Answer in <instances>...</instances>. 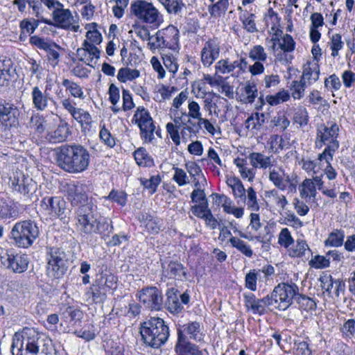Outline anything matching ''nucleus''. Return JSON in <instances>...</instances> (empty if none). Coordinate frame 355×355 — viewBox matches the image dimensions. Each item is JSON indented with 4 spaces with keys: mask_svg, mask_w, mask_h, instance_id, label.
<instances>
[{
    "mask_svg": "<svg viewBox=\"0 0 355 355\" xmlns=\"http://www.w3.org/2000/svg\"><path fill=\"white\" fill-rule=\"evenodd\" d=\"M343 47V42L340 34H334L331 37L330 48L331 50V55L336 57L338 55V51Z\"/></svg>",
    "mask_w": 355,
    "mask_h": 355,
    "instance_id": "60",
    "label": "nucleus"
},
{
    "mask_svg": "<svg viewBox=\"0 0 355 355\" xmlns=\"http://www.w3.org/2000/svg\"><path fill=\"white\" fill-rule=\"evenodd\" d=\"M46 274L53 279L61 278L67 270L65 252L59 248L52 247L46 252Z\"/></svg>",
    "mask_w": 355,
    "mask_h": 355,
    "instance_id": "8",
    "label": "nucleus"
},
{
    "mask_svg": "<svg viewBox=\"0 0 355 355\" xmlns=\"http://www.w3.org/2000/svg\"><path fill=\"white\" fill-rule=\"evenodd\" d=\"M28 127L33 130L35 134L42 135L46 130V120L42 114L38 112L33 113L30 118Z\"/></svg>",
    "mask_w": 355,
    "mask_h": 355,
    "instance_id": "29",
    "label": "nucleus"
},
{
    "mask_svg": "<svg viewBox=\"0 0 355 355\" xmlns=\"http://www.w3.org/2000/svg\"><path fill=\"white\" fill-rule=\"evenodd\" d=\"M161 179L159 175H153L149 179H141V183L144 188L148 189L149 193L153 194L159 184Z\"/></svg>",
    "mask_w": 355,
    "mask_h": 355,
    "instance_id": "57",
    "label": "nucleus"
},
{
    "mask_svg": "<svg viewBox=\"0 0 355 355\" xmlns=\"http://www.w3.org/2000/svg\"><path fill=\"white\" fill-rule=\"evenodd\" d=\"M64 201L60 198L47 196L42 199L40 206L42 211L49 216V220H62L64 212Z\"/></svg>",
    "mask_w": 355,
    "mask_h": 355,
    "instance_id": "18",
    "label": "nucleus"
},
{
    "mask_svg": "<svg viewBox=\"0 0 355 355\" xmlns=\"http://www.w3.org/2000/svg\"><path fill=\"white\" fill-rule=\"evenodd\" d=\"M51 89L50 84L46 85L44 92L38 86H34L32 88L31 94L32 105L37 111L42 112L48 107L49 98L46 92Z\"/></svg>",
    "mask_w": 355,
    "mask_h": 355,
    "instance_id": "22",
    "label": "nucleus"
},
{
    "mask_svg": "<svg viewBox=\"0 0 355 355\" xmlns=\"http://www.w3.org/2000/svg\"><path fill=\"white\" fill-rule=\"evenodd\" d=\"M329 259L324 256L315 255L309 261V265L315 268H324L329 266Z\"/></svg>",
    "mask_w": 355,
    "mask_h": 355,
    "instance_id": "64",
    "label": "nucleus"
},
{
    "mask_svg": "<svg viewBox=\"0 0 355 355\" xmlns=\"http://www.w3.org/2000/svg\"><path fill=\"white\" fill-rule=\"evenodd\" d=\"M136 297L148 311H157L163 308L162 292L156 286H150L142 288L137 292Z\"/></svg>",
    "mask_w": 355,
    "mask_h": 355,
    "instance_id": "9",
    "label": "nucleus"
},
{
    "mask_svg": "<svg viewBox=\"0 0 355 355\" xmlns=\"http://www.w3.org/2000/svg\"><path fill=\"white\" fill-rule=\"evenodd\" d=\"M293 121L299 124L301 127L307 125L309 122V114L307 110L304 107L300 106L295 109L293 115Z\"/></svg>",
    "mask_w": 355,
    "mask_h": 355,
    "instance_id": "47",
    "label": "nucleus"
},
{
    "mask_svg": "<svg viewBox=\"0 0 355 355\" xmlns=\"http://www.w3.org/2000/svg\"><path fill=\"white\" fill-rule=\"evenodd\" d=\"M297 302L301 309L306 311H311L315 310L316 308V303L312 299L304 295H297L296 297Z\"/></svg>",
    "mask_w": 355,
    "mask_h": 355,
    "instance_id": "49",
    "label": "nucleus"
},
{
    "mask_svg": "<svg viewBox=\"0 0 355 355\" xmlns=\"http://www.w3.org/2000/svg\"><path fill=\"white\" fill-rule=\"evenodd\" d=\"M164 64L169 72L175 75L178 71V59L171 53L164 54L163 57Z\"/></svg>",
    "mask_w": 355,
    "mask_h": 355,
    "instance_id": "59",
    "label": "nucleus"
},
{
    "mask_svg": "<svg viewBox=\"0 0 355 355\" xmlns=\"http://www.w3.org/2000/svg\"><path fill=\"white\" fill-rule=\"evenodd\" d=\"M97 24L96 23L87 24L85 26V29L87 30L86 33V40L84 41H88L91 44H94L95 46L99 44L102 42V35L96 29Z\"/></svg>",
    "mask_w": 355,
    "mask_h": 355,
    "instance_id": "38",
    "label": "nucleus"
},
{
    "mask_svg": "<svg viewBox=\"0 0 355 355\" xmlns=\"http://www.w3.org/2000/svg\"><path fill=\"white\" fill-rule=\"evenodd\" d=\"M254 18V15L249 13L248 11L243 12L240 15L243 28L249 33H254L257 31Z\"/></svg>",
    "mask_w": 355,
    "mask_h": 355,
    "instance_id": "44",
    "label": "nucleus"
},
{
    "mask_svg": "<svg viewBox=\"0 0 355 355\" xmlns=\"http://www.w3.org/2000/svg\"><path fill=\"white\" fill-rule=\"evenodd\" d=\"M302 80L300 81L294 80L291 85L292 96L294 99H300L304 94L305 88L307 87Z\"/></svg>",
    "mask_w": 355,
    "mask_h": 355,
    "instance_id": "51",
    "label": "nucleus"
},
{
    "mask_svg": "<svg viewBox=\"0 0 355 355\" xmlns=\"http://www.w3.org/2000/svg\"><path fill=\"white\" fill-rule=\"evenodd\" d=\"M30 43L38 49L44 51H46L48 49H49L50 46H57V44L55 42H49L47 40L37 35L31 37Z\"/></svg>",
    "mask_w": 355,
    "mask_h": 355,
    "instance_id": "55",
    "label": "nucleus"
},
{
    "mask_svg": "<svg viewBox=\"0 0 355 355\" xmlns=\"http://www.w3.org/2000/svg\"><path fill=\"white\" fill-rule=\"evenodd\" d=\"M90 154L80 144H65L60 148L57 155L58 165L69 173H80L88 168Z\"/></svg>",
    "mask_w": 355,
    "mask_h": 355,
    "instance_id": "1",
    "label": "nucleus"
},
{
    "mask_svg": "<svg viewBox=\"0 0 355 355\" xmlns=\"http://www.w3.org/2000/svg\"><path fill=\"white\" fill-rule=\"evenodd\" d=\"M107 291L96 280L90 287V293L95 302H101L105 300Z\"/></svg>",
    "mask_w": 355,
    "mask_h": 355,
    "instance_id": "46",
    "label": "nucleus"
},
{
    "mask_svg": "<svg viewBox=\"0 0 355 355\" xmlns=\"http://www.w3.org/2000/svg\"><path fill=\"white\" fill-rule=\"evenodd\" d=\"M12 236L20 248H28L39 235L36 223H16L12 230Z\"/></svg>",
    "mask_w": 355,
    "mask_h": 355,
    "instance_id": "10",
    "label": "nucleus"
},
{
    "mask_svg": "<svg viewBox=\"0 0 355 355\" xmlns=\"http://www.w3.org/2000/svg\"><path fill=\"white\" fill-rule=\"evenodd\" d=\"M161 31L162 37H164L166 42V46L172 48L178 46V28L175 26L169 25Z\"/></svg>",
    "mask_w": 355,
    "mask_h": 355,
    "instance_id": "34",
    "label": "nucleus"
},
{
    "mask_svg": "<svg viewBox=\"0 0 355 355\" xmlns=\"http://www.w3.org/2000/svg\"><path fill=\"white\" fill-rule=\"evenodd\" d=\"M46 345L44 340L36 330L26 327L21 332L15 334L11 346L12 354L18 355L23 349L33 354H37L40 349L42 353L46 354Z\"/></svg>",
    "mask_w": 355,
    "mask_h": 355,
    "instance_id": "4",
    "label": "nucleus"
},
{
    "mask_svg": "<svg viewBox=\"0 0 355 355\" xmlns=\"http://www.w3.org/2000/svg\"><path fill=\"white\" fill-rule=\"evenodd\" d=\"M230 243L234 248H236L246 257H251L252 256L253 253L250 246L240 239L236 237L230 238Z\"/></svg>",
    "mask_w": 355,
    "mask_h": 355,
    "instance_id": "50",
    "label": "nucleus"
},
{
    "mask_svg": "<svg viewBox=\"0 0 355 355\" xmlns=\"http://www.w3.org/2000/svg\"><path fill=\"white\" fill-rule=\"evenodd\" d=\"M339 132V125L335 121H329L317 126L315 146L318 148L326 146L322 153L318 155L319 161L333 159L334 153L340 146L338 141Z\"/></svg>",
    "mask_w": 355,
    "mask_h": 355,
    "instance_id": "2",
    "label": "nucleus"
},
{
    "mask_svg": "<svg viewBox=\"0 0 355 355\" xmlns=\"http://www.w3.org/2000/svg\"><path fill=\"white\" fill-rule=\"evenodd\" d=\"M173 109L171 110V114L174 116L173 122H168L166 125L168 137L173 140L175 145H178V119L175 116V109H178V96L174 98L173 101Z\"/></svg>",
    "mask_w": 355,
    "mask_h": 355,
    "instance_id": "30",
    "label": "nucleus"
},
{
    "mask_svg": "<svg viewBox=\"0 0 355 355\" xmlns=\"http://www.w3.org/2000/svg\"><path fill=\"white\" fill-rule=\"evenodd\" d=\"M271 302L269 295L257 299L251 311L254 314L263 315L266 313V306H272Z\"/></svg>",
    "mask_w": 355,
    "mask_h": 355,
    "instance_id": "48",
    "label": "nucleus"
},
{
    "mask_svg": "<svg viewBox=\"0 0 355 355\" xmlns=\"http://www.w3.org/2000/svg\"><path fill=\"white\" fill-rule=\"evenodd\" d=\"M258 95V89L254 83L248 81L243 88L241 101L245 104H252Z\"/></svg>",
    "mask_w": 355,
    "mask_h": 355,
    "instance_id": "31",
    "label": "nucleus"
},
{
    "mask_svg": "<svg viewBox=\"0 0 355 355\" xmlns=\"http://www.w3.org/2000/svg\"><path fill=\"white\" fill-rule=\"evenodd\" d=\"M130 11L142 22L151 24L154 26H158L159 23V12L151 3L137 0L131 4Z\"/></svg>",
    "mask_w": 355,
    "mask_h": 355,
    "instance_id": "11",
    "label": "nucleus"
},
{
    "mask_svg": "<svg viewBox=\"0 0 355 355\" xmlns=\"http://www.w3.org/2000/svg\"><path fill=\"white\" fill-rule=\"evenodd\" d=\"M100 50L94 44L84 41L82 46L76 51L78 60L85 64L94 67L100 58Z\"/></svg>",
    "mask_w": 355,
    "mask_h": 355,
    "instance_id": "19",
    "label": "nucleus"
},
{
    "mask_svg": "<svg viewBox=\"0 0 355 355\" xmlns=\"http://www.w3.org/2000/svg\"><path fill=\"white\" fill-rule=\"evenodd\" d=\"M219 49L214 44L207 42L201 51V60L206 67H209L219 56Z\"/></svg>",
    "mask_w": 355,
    "mask_h": 355,
    "instance_id": "28",
    "label": "nucleus"
},
{
    "mask_svg": "<svg viewBox=\"0 0 355 355\" xmlns=\"http://www.w3.org/2000/svg\"><path fill=\"white\" fill-rule=\"evenodd\" d=\"M320 280L322 290L329 297H334V295L339 297L340 294L344 293L345 284L342 280H334L331 275L320 277Z\"/></svg>",
    "mask_w": 355,
    "mask_h": 355,
    "instance_id": "20",
    "label": "nucleus"
},
{
    "mask_svg": "<svg viewBox=\"0 0 355 355\" xmlns=\"http://www.w3.org/2000/svg\"><path fill=\"white\" fill-rule=\"evenodd\" d=\"M117 79L121 83L133 81L140 77V71L137 69L130 67H122L118 71Z\"/></svg>",
    "mask_w": 355,
    "mask_h": 355,
    "instance_id": "33",
    "label": "nucleus"
},
{
    "mask_svg": "<svg viewBox=\"0 0 355 355\" xmlns=\"http://www.w3.org/2000/svg\"><path fill=\"white\" fill-rule=\"evenodd\" d=\"M29 260L26 254H7L3 264L15 272L21 273L27 270Z\"/></svg>",
    "mask_w": 355,
    "mask_h": 355,
    "instance_id": "23",
    "label": "nucleus"
},
{
    "mask_svg": "<svg viewBox=\"0 0 355 355\" xmlns=\"http://www.w3.org/2000/svg\"><path fill=\"white\" fill-rule=\"evenodd\" d=\"M140 334L146 346L157 349L167 340L169 331L163 319L151 317L141 323Z\"/></svg>",
    "mask_w": 355,
    "mask_h": 355,
    "instance_id": "3",
    "label": "nucleus"
},
{
    "mask_svg": "<svg viewBox=\"0 0 355 355\" xmlns=\"http://www.w3.org/2000/svg\"><path fill=\"white\" fill-rule=\"evenodd\" d=\"M320 76V67L317 62H307L303 66L301 80L308 85L317 81Z\"/></svg>",
    "mask_w": 355,
    "mask_h": 355,
    "instance_id": "26",
    "label": "nucleus"
},
{
    "mask_svg": "<svg viewBox=\"0 0 355 355\" xmlns=\"http://www.w3.org/2000/svg\"><path fill=\"white\" fill-rule=\"evenodd\" d=\"M87 191V186L81 183L67 185V198L68 200L73 206L80 205L76 212L78 222H90L94 219L92 209L88 205H83L88 199Z\"/></svg>",
    "mask_w": 355,
    "mask_h": 355,
    "instance_id": "5",
    "label": "nucleus"
},
{
    "mask_svg": "<svg viewBox=\"0 0 355 355\" xmlns=\"http://www.w3.org/2000/svg\"><path fill=\"white\" fill-rule=\"evenodd\" d=\"M265 197L282 208L288 204V201L285 196L279 194L275 189L270 191H266Z\"/></svg>",
    "mask_w": 355,
    "mask_h": 355,
    "instance_id": "45",
    "label": "nucleus"
},
{
    "mask_svg": "<svg viewBox=\"0 0 355 355\" xmlns=\"http://www.w3.org/2000/svg\"><path fill=\"white\" fill-rule=\"evenodd\" d=\"M13 189L21 194L28 195L35 189V183L31 180V182L25 183L24 181L21 184L12 182Z\"/></svg>",
    "mask_w": 355,
    "mask_h": 355,
    "instance_id": "63",
    "label": "nucleus"
},
{
    "mask_svg": "<svg viewBox=\"0 0 355 355\" xmlns=\"http://www.w3.org/2000/svg\"><path fill=\"white\" fill-rule=\"evenodd\" d=\"M62 85L65 87L66 91H67L71 96L80 99L85 98V96L83 90L78 83L69 79L64 78L62 80Z\"/></svg>",
    "mask_w": 355,
    "mask_h": 355,
    "instance_id": "35",
    "label": "nucleus"
},
{
    "mask_svg": "<svg viewBox=\"0 0 355 355\" xmlns=\"http://www.w3.org/2000/svg\"><path fill=\"white\" fill-rule=\"evenodd\" d=\"M62 107L67 111L71 117L76 121L82 128V131L89 130L93 123L89 112L83 108L76 107L73 100L67 98L61 101Z\"/></svg>",
    "mask_w": 355,
    "mask_h": 355,
    "instance_id": "14",
    "label": "nucleus"
},
{
    "mask_svg": "<svg viewBox=\"0 0 355 355\" xmlns=\"http://www.w3.org/2000/svg\"><path fill=\"white\" fill-rule=\"evenodd\" d=\"M71 133L69 123L61 119L55 128L46 132L45 139L52 144L61 143L66 141Z\"/></svg>",
    "mask_w": 355,
    "mask_h": 355,
    "instance_id": "21",
    "label": "nucleus"
},
{
    "mask_svg": "<svg viewBox=\"0 0 355 355\" xmlns=\"http://www.w3.org/2000/svg\"><path fill=\"white\" fill-rule=\"evenodd\" d=\"M83 317V313L82 311L71 306L65 307L61 313L62 320L69 328V331L71 330V327L80 324Z\"/></svg>",
    "mask_w": 355,
    "mask_h": 355,
    "instance_id": "24",
    "label": "nucleus"
},
{
    "mask_svg": "<svg viewBox=\"0 0 355 355\" xmlns=\"http://www.w3.org/2000/svg\"><path fill=\"white\" fill-rule=\"evenodd\" d=\"M300 196L306 203L315 202L317 194L315 184L311 179H305L299 187Z\"/></svg>",
    "mask_w": 355,
    "mask_h": 355,
    "instance_id": "25",
    "label": "nucleus"
},
{
    "mask_svg": "<svg viewBox=\"0 0 355 355\" xmlns=\"http://www.w3.org/2000/svg\"><path fill=\"white\" fill-rule=\"evenodd\" d=\"M183 331L189 336V338L196 340H200L202 338L200 334V325L199 322H192L183 325Z\"/></svg>",
    "mask_w": 355,
    "mask_h": 355,
    "instance_id": "42",
    "label": "nucleus"
},
{
    "mask_svg": "<svg viewBox=\"0 0 355 355\" xmlns=\"http://www.w3.org/2000/svg\"><path fill=\"white\" fill-rule=\"evenodd\" d=\"M268 178L281 191L288 189L290 193L296 192L297 181L291 178L290 175L286 173L282 167L270 168Z\"/></svg>",
    "mask_w": 355,
    "mask_h": 355,
    "instance_id": "16",
    "label": "nucleus"
},
{
    "mask_svg": "<svg viewBox=\"0 0 355 355\" xmlns=\"http://www.w3.org/2000/svg\"><path fill=\"white\" fill-rule=\"evenodd\" d=\"M191 197L192 202L199 203L192 207L191 212L193 215L206 222H217L216 219L213 217L210 209H208L207 200L203 190L194 189Z\"/></svg>",
    "mask_w": 355,
    "mask_h": 355,
    "instance_id": "15",
    "label": "nucleus"
},
{
    "mask_svg": "<svg viewBox=\"0 0 355 355\" xmlns=\"http://www.w3.org/2000/svg\"><path fill=\"white\" fill-rule=\"evenodd\" d=\"M99 137L101 141L107 147L113 148L115 144V138L112 135L110 132L105 128V125L101 126Z\"/></svg>",
    "mask_w": 355,
    "mask_h": 355,
    "instance_id": "58",
    "label": "nucleus"
},
{
    "mask_svg": "<svg viewBox=\"0 0 355 355\" xmlns=\"http://www.w3.org/2000/svg\"><path fill=\"white\" fill-rule=\"evenodd\" d=\"M177 275L178 263L175 261H171L166 267H164L162 279L168 286L165 306L174 315L178 314Z\"/></svg>",
    "mask_w": 355,
    "mask_h": 355,
    "instance_id": "6",
    "label": "nucleus"
},
{
    "mask_svg": "<svg viewBox=\"0 0 355 355\" xmlns=\"http://www.w3.org/2000/svg\"><path fill=\"white\" fill-rule=\"evenodd\" d=\"M19 109L13 103L0 101V127L5 130L18 124Z\"/></svg>",
    "mask_w": 355,
    "mask_h": 355,
    "instance_id": "17",
    "label": "nucleus"
},
{
    "mask_svg": "<svg viewBox=\"0 0 355 355\" xmlns=\"http://www.w3.org/2000/svg\"><path fill=\"white\" fill-rule=\"evenodd\" d=\"M259 275L257 270L254 269L250 270V272L246 274L245 277V286L248 289L252 291L257 290V282Z\"/></svg>",
    "mask_w": 355,
    "mask_h": 355,
    "instance_id": "56",
    "label": "nucleus"
},
{
    "mask_svg": "<svg viewBox=\"0 0 355 355\" xmlns=\"http://www.w3.org/2000/svg\"><path fill=\"white\" fill-rule=\"evenodd\" d=\"M28 6L32 8L33 13L35 16L40 20L41 22H43L48 25H53V22L51 20L46 19L44 17V8L42 7V3H41L40 0H27Z\"/></svg>",
    "mask_w": 355,
    "mask_h": 355,
    "instance_id": "37",
    "label": "nucleus"
},
{
    "mask_svg": "<svg viewBox=\"0 0 355 355\" xmlns=\"http://www.w3.org/2000/svg\"><path fill=\"white\" fill-rule=\"evenodd\" d=\"M272 40L273 41L272 48L274 49H275L277 42L279 43V48L284 51L289 52L293 51L295 49V42L292 36L288 34L284 35L282 40L277 38H272Z\"/></svg>",
    "mask_w": 355,
    "mask_h": 355,
    "instance_id": "43",
    "label": "nucleus"
},
{
    "mask_svg": "<svg viewBox=\"0 0 355 355\" xmlns=\"http://www.w3.org/2000/svg\"><path fill=\"white\" fill-rule=\"evenodd\" d=\"M182 332L179 329V355H202L198 347L191 343H182Z\"/></svg>",
    "mask_w": 355,
    "mask_h": 355,
    "instance_id": "32",
    "label": "nucleus"
},
{
    "mask_svg": "<svg viewBox=\"0 0 355 355\" xmlns=\"http://www.w3.org/2000/svg\"><path fill=\"white\" fill-rule=\"evenodd\" d=\"M343 337L345 338L352 339L355 336V320L348 319L340 327V329Z\"/></svg>",
    "mask_w": 355,
    "mask_h": 355,
    "instance_id": "52",
    "label": "nucleus"
},
{
    "mask_svg": "<svg viewBox=\"0 0 355 355\" xmlns=\"http://www.w3.org/2000/svg\"><path fill=\"white\" fill-rule=\"evenodd\" d=\"M96 280L107 291L113 288L116 284V278L112 274L101 275Z\"/></svg>",
    "mask_w": 355,
    "mask_h": 355,
    "instance_id": "62",
    "label": "nucleus"
},
{
    "mask_svg": "<svg viewBox=\"0 0 355 355\" xmlns=\"http://www.w3.org/2000/svg\"><path fill=\"white\" fill-rule=\"evenodd\" d=\"M310 249L303 240H297L295 245L288 250L289 255L292 257H305Z\"/></svg>",
    "mask_w": 355,
    "mask_h": 355,
    "instance_id": "40",
    "label": "nucleus"
},
{
    "mask_svg": "<svg viewBox=\"0 0 355 355\" xmlns=\"http://www.w3.org/2000/svg\"><path fill=\"white\" fill-rule=\"evenodd\" d=\"M229 0H219L208 7V11L213 17H220L224 15L228 9Z\"/></svg>",
    "mask_w": 355,
    "mask_h": 355,
    "instance_id": "39",
    "label": "nucleus"
},
{
    "mask_svg": "<svg viewBox=\"0 0 355 355\" xmlns=\"http://www.w3.org/2000/svg\"><path fill=\"white\" fill-rule=\"evenodd\" d=\"M105 198L116 202L122 207L125 206L127 202V194L121 190H112Z\"/></svg>",
    "mask_w": 355,
    "mask_h": 355,
    "instance_id": "53",
    "label": "nucleus"
},
{
    "mask_svg": "<svg viewBox=\"0 0 355 355\" xmlns=\"http://www.w3.org/2000/svg\"><path fill=\"white\" fill-rule=\"evenodd\" d=\"M344 233L341 231L336 230L331 232L328 239L325 241V245L334 247L341 246L343 243Z\"/></svg>",
    "mask_w": 355,
    "mask_h": 355,
    "instance_id": "54",
    "label": "nucleus"
},
{
    "mask_svg": "<svg viewBox=\"0 0 355 355\" xmlns=\"http://www.w3.org/2000/svg\"><path fill=\"white\" fill-rule=\"evenodd\" d=\"M134 119L140 128L141 137L144 141L151 143L155 139V126L148 111L144 107H138L134 114Z\"/></svg>",
    "mask_w": 355,
    "mask_h": 355,
    "instance_id": "13",
    "label": "nucleus"
},
{
    "mask_svg": "<svg viewBox=\"0 0 355 355\" xmlns=\"http://www.w3.org/2000/svg\"><path fill=\"white\" fill-rule=\"evenodd\" d=\"M249 57L253 60L263 62L267 59V54L262 46L256 45L250 51Z\"/></svg>",
    "mask_w": 355,
    "mask_h": 355,
    "instance_id": "61",
    "label": "nucleus"
},
{
    "mask_svg": "<svg viewBox=\"0 0 355 355\" xmlns=\"http://www.w3.org/2000/svg\"><path fill=\"white\" fill-rule=\"evenodd\" d=\"M248 159L250 160V164L254 168L270 169L273 166V157L266 156L261 153H252L249 155Z\"/></svg>",
    "mask_w": 355,
    "mask_h": 355,
    "instance_id": "27",
    "label": "nucleus"
},
{
    "mask_svg": "<svg viewBox=\"0 0 355 355\" xmlns=\"http://www.w3.org/2000/svg\"><path fill=\"white\" fill-rule=\"evenodd\" d=\"M52 19L53 20V24L58 28L71 31L73 33L80 31L78 22L79 17L77 14L73 16L69 9L62 7L58 10H53Z\"/></svg>",
    "mask_w": 355,
    "mask_h": 355,
    "instance_id": "12",
    "label": "nucleus"
},
{
    "mask_svg": "<svg viewBox=\"0 0 355 355\" xmlns=\"http://www.w3.org/2000/svg\"><path fill=\"white\" fill-rule=\"evenodd\" d=\"M135 159L139 166H150L153 165V159L149 156L146 150L139 148L134 153Z\"/></svg>",
    "mask_w": 355,
    "mask_h": 355,
    "instance_id": "41",
    "label": "nucleus"
},
{
    "mask_svg": "<svg viewBox=\"0 0 355 355\" xmlns=\"http://www.w3.org/2000/svg\"><path fill=\"white\" fill-rule=\"evenodd\" d=\"M265 123V115L263 113L252 114L245 121V128L248 130H260Z\"/></svg>",
    "mask_w": 355,
    "mask_h": 355,
    "instance_id": "36",
    "label": "nucleus"
},
{
    "mask_svg": "<svg viewBox=\"0 0 355 355\" xmlns=\"http://www.w3.org/2000/svg\"><path fill=\"white\" fill-rule=\"evenodd\" d=\"M298 286L294 284L282 283L275 287L270 296L272 306L280 311L286 310L298 295Z\"/></svg>",
    "mask_w": 355,
    "mask_h": 355,
    "instance_id": "7",
    "label": "nucleus"
}]
</instances>
